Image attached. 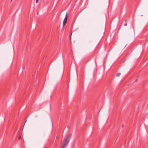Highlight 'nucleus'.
<instances>
[{
    "label": "nucleus",
    "mask_w": 148,
    "mask_h": 148,
    "mask_svg": "<svg viewBox=\"0 0 148 148\" xmlns=\"http://www.w3.org/2000/svg\"><path fill=\"white\" fill-rule=\"evenodd\" d=\"M66 146V144H63L62 148H64Z\"/></svg>",
    "instance_id": "3"
},
{
    "label": "nucleus",
    "mask_w": 148,
    "mask_h": 148,
    "mask_svg": "<svg viewBox=\"0 0 148 148\" xmlns=\"http://www.w3.org/2000/svg\"><path fill=\"white\" fill-rule=\"evenodd\" d=\"M126 20L125 21V22H126Z\"/></svg>",
    "instance_id": "8"
},
{
    "label": "nucleus",
    "mask_w": 148,
    "mask_h": 148,
    "mask_svg": "<svg viewBox=\"0 0 148 148\" xmlns=\"http://www.w3.org/2000/svg\"><path fill=\"white\" fill-rule=\"evenodd\" d=\"M127 25V23H125V24H124V25L125 26H126Z\"/></svg>",
    "instance_id": "6"
},
{
    "label": "nucleus",
    "mask_w": 148,
    "mask_h": 148,
    "mask_svg": "<svg viewBox=\"0 0 148 148\" xmlns=\"http://www.w3.org/2000/svg\"><path fill=\"white\" fill-rule=\"evenodd\" d=\"M67 19V13H66L65 17L63 22V26H64L65 24Z\"/></svg>",
    "instance_id": "2"
},
{
    "label": "nucleus",
    "mask_w": 148,
    "mask_h": 148,
    "mask_svg": "<svg viewBox=\"0 0 148 148\" xmlns=\"http://www.w3.org/2000/svg\"><path fill=\"white\" fill-rule=\"evenodd\" d=\"M21 138V137L20 136H19V139H20Z\"/></svg>",
    "instance_id": "7"
},
{
    "label": "nucleus",
    "mask_w": 148,
    "mask_h": 148,
    "mask_svg": "<svg viewBox=\"0 0 148 148\" xmlns=\"http://www.w3.org/2000/svg\"><path fill=\"white\" fill-rule=\"evenodd\" d=\"M71 136V134H69L67 135L63 141V144H66V145L69 142V140Z\"/></svg>",
    "instance_id": "1"
},
{
    "label": "nucleus",
    "mask_w": 148,
    "mask_h": 148,
    "mask_svg": "<svg viewBox=\"0 0 148 148\" xmlns=\"http://www.w3.org/2000/svg\"><path fill=\"white\" fill-rule=\"evenodd\" d=\"M121 75V74L120 73H119L117 74L116 76L117 77H119Z\"/></svg>",
    "instance_id": "4"
},
{
    "label": "nucleus",
    "mask_w": 148,
    "mask_h": 148,
    "mask_svg": "<svg viewBox=\"0 0 148 148\" xmlns=\"http://www.w3.org/2000/svg\"><path fill=\"white\" fill-rule=\"evenodd\" d=\"M38 0H36V3H37L38 2Z\"/></svg>",
    "instance_id": "5"
}]
</instances>
